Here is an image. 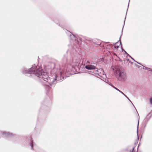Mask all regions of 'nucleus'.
<instances>
[{"instance_id":"1a4fd4ad","label":"nucleus","mask_w":152,"mask_h":152,"mask_svg":"<svg viewBox=\"0 0 152 152\" xmlns=\"http://www.w3.org/2000/svg\"><path fill=\"white\" fill-rule=\"evenodd\" d=\"M134 147H133L132 148L133 150H132V152H136L135 151H134Z\"/></svg>"},{"instance_id":"4468645a","label":"nucleus","mask_w":152,"mask_h":152,"mask_svg":"<svg viewBox=\"0 0 152 152\" xmlns=\"http://www.w3.org/2000/svg\"><path fill=\"white\" fill-rule=\"evenodd\" d=\"M31 147L33 148V145L32 143H31Z\"/></svg>"},{"instance_id":"39448f33","label":"nucleus","mask_w":152,"mask_h":152,"mask_svg":"<svg viewBox=\"0 0 152 152\" xmlns=\"http://www.w3.org/2000/svg\"><path fill=\"white\" fill-rule=\"evenodd\" d=\"M85 68L88 70L94 69H96L95 66L92 65H88L85 66Z\"/></svg>"},{"instance_id":"ddd939ff","label":"nucleus","mask_w":152,"mask_h":152,"mask_svg":"<svg viewBox=\"0 0 152 152\" xmlns=\"http://www.w3.org/2000/svg\"><path fill=\"white\" fill-rule=\"evenodd\" d=\"M8 134L9 135H12V134L11 133H8Z\"/></svg>"},{"instance_id":"20e7f679","label":"nucleus","mask_w":152,"mask_h":152,"mask_svg":"<svg viewBox=\"0 0 152 152\" xmlns=\"http://www.w3.org/2000/svg\"><path fill=\"white\" fill-rule=\"evenodd\" d=\"M104 71L103 70L99 69L97 70L96 72V74L98 75L101 76H102V75H103Z\"/></svg>"},{"instance_id":"6e6552de","label":"nucleus","mask_w":152,"mask_h":152,"mask_svg":"<svg viewBox=\"0 0 152 152\" xmlns=\"http://www.w3.org/2000/svg\"><path fill=\"white\" fill-rule=\"evenodd\" d=\"M150 103L152 104V97L150 99Z\"/></svg>"},{"instance_id":"9d476101","label":"nucleus","mask_w":152,"mask_h":152,"mask_svg":"<svg viewBox=\"0 0 152 152\" xmlns=\"http://www.w3.org/2000/svg\"><path fill=\"white\" fill-rule=\"evenodd\" d=\"M119 92H120L122 94H123V95H124V96H126L121 91H120Z\"/></svg>"},{"instance_id":"9b49d317","label":"nucleus","mask_w":152,"mask_h":152,"mask_svg":"<svg viewBox=\"0 0 152 152\" xmlns=\"http://www.w3.org/2000/svg\"><path fill=\"white\" fill-rule=\"evenodd\" d=\"M119 92H120L122 94H123V95H124V96H126L121 91H120Z\"/></svg>"},{"instance_id":"f8f14e48","label":"nucleus","mask_w":152,"mask_h":152,"mask_svg":"<svg viewBox=\"0 0 152 152\" xmlns=\"http://www.w3.org/2000/svg\"><path fill=\"white\" fill-rule=\"evenodd\" d=\"M47 88L49 90H50L51 89V87H50L49 86H48Z\"/></svg>"},{"instance_id":"7ed1b4c3","label":"nucleus","mask_w":152,"mask_h":152,"mask_svg":"<svg viewBox=\"0 0 152 152\" xmlns=\"http://www.w3.org/2000/svg\"><path fill=\"white\" fill-rule=\"evenodd\" d=\"M59 70L61 75L67 71V66L65 65H59Z\"/></svg>"},{"instance_id":"2eb2a0df","label":"nucleus","mask_w":152,"mask_h":152,"mask_svg":"<svg viewBox=\"0 0 152 152\" xmlns=\"http://www.w3.org/2000/svg\"><path fill=\"white\" fill-rule=\"evenodd\" d=\"M50 85L51 86V84H50Z\"/></svg>"},{"instance_id":"f257e3e1","label":"nucleus","mask_w":152,"mask_h":152,"mask_svg":"<svg viewBox=\"0 0 152 152\" xmlns=\"http://www.w3.org/2000/svg\"><path fill=\"white\" fill-rule=\"evenodd\" d=\"M36 66H34L30 69L32 72H33L34 74H35L37 77L42 78L44 80L48 81L49 78L47 73L42 72L41 68L36 69Z\"/></svg>"},{"instance_id":"0eeeda50","label":"nucleus","mask_w":152,"mask_h":152,"mask_svg":"<svg viewBox=\"0 0 152 152\" xmlns=\"http://www.w3.org/2000/svg\"><path fill=\"white\" fill-rule=\"evenodd\" d=\"M113 87L115 88V89H116V90H117V91H120V90L119 89H118L117 88L115 87H114V86H113Z\"/></svg>"},{"instance_id":"423d86ee","label":"nucleus","mask_w":152,"mask_h":152,"mask_svg":"<svg viewBox=\"0 0 152 152\" xmlns=\"http://www.w3.org/2000/svg\"><path fill=\"white\" fill-rule=\"evenodd\" d=\"M119 47V45H117V44H115L114 47L116 49H117Z\"/></svg>"},{"instance_id":"f03ea898","label":"nucleus","mask_w":152,"mask_h":152,"mask_svg":"<svg viewBox=\"0 0 152 152\" xmlns=\"http://www.w3.org/2000/svg\"><path fill=\"white\" fill-rule=\"evenodd\" d=\"M120 66H116L113 69L114 73L117 78L120 80L124 79L126 77V73L124 72H121Z\"/></svg>"}]
</instances>
